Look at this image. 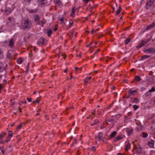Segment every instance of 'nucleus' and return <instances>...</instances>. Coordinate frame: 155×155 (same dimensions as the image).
<instances>
[{
    "mask_svg": "<svg viewBox=\"0 0 155 155\" xmlns=\"http://www.w3.org/2000/svg\"><path fill=\"white\" fill-rule=\"evenodd\" d=\"M32 26V22L28 18H24L21 21V29L24 30L30 29Z\"/></svg>",
    "mask_w": 155,
    "mask_h": 155,
    "instance_id": "1",
    "label": "nucleus"
},
{
    "mask_svg": "<svg viewBox=\"0 0 155 155\" xmlns=\"http://www.w3.org/2000/svg\"><path fill=\"white\" fill-rule=\"evenodd\" d=\"M143 52L147 54H153L155 53V48H150L143 50Z\"/></svg>",
    "mask_w": 155,
    "mask_h": 155,
    "instance_id": "2",
    "label": "nucleus"
},
{
    "mask_svg": "<svg viewBox=\"0 0 155 155\" xmlns=\"http://www.w3.org/2000/svg\"><path fill=\"white\" fill-rule=\"evenodd\" d=\"M155 0H150L148 1L146 5L145 8L147 10L149 9L153 5Z\"/></svg>",
    "mask_w": 155,
    "mask_h": 155,
    "instance_id": "3",
    "label": "nucleus"
},
{
    "mask_svg": "<svg viewBox=\"0 0 155 155\" xmlns=\"http://www.w3.org/2000/svg\"><path fill=\"white\" fill-rule=\"evenodd\" d=\"M15 56L14 52L12 50H9L8 51L7 55V58L10 60L13 58Z\"/></svg>",
    "mask_w": 155,
    "mask_h": 155,
    "instance_id": "4",
    "label": "nucleus"
},
{
    "mask_svg": "<svg viewBox=\"0 0 155 155\" xmlns=\"http://www.w3.org/2000/svg\"><path fill=\"white\" fill-rule=\"evenodd\" d=\"M47 41L44 38H40L38 41V44L40 45L41 44L42 45H44L46 43Z\"/></svg>",
    "mask_w": 155,
    "mask_h": 155,
    "instance_id": "5",
    "label": "nucleus"
},
{
    "mask_svg": "<svg viewBox=\"0 0 155 155\" xmlns=\"http://www.w3.org/2000/svg\"><path fill=\"white\" fill-rule=\"evenodd\" d=\"M103 135V134L101 132H99L97 136L95 137V140L97 141H100L102 139Z\"/></svg>",
    "mask_w": 155,
    "mask_h": 155,
    "instance_id": "6",
    "label": "nucleus"
},
{
    "mask_svg": "<svg viewBox=\"0 0 155 155\" xmlns=\"http://www.w3.org/2000/svg\"><path fill=\"white\" fill-rule=\"evenodd\" d=\"M108 122L111 123L112 124V125L113 126L114 124L115 121L113 118L111 119H106L105 120V122L107 124H108Z\"/></svg>",
    "mask_w": 155,
    "mask_h": 155,
    "instance_id": "7",
    "label": "nucleus"
},
{
    "mask_svg": "<svg viewBox=\"0 0 155 155\" xmlns=\"http://www.w3.org/2000/svg\"><path fill=\"white\" fill-rule=\"evenodd\" d=\"M15 43V40L14 39H11L9 41V47L12 48L14 46V44Z\"/></svg>",
    "mask_w": 155,
    "mask_h": 155,
    "instance_id": "8",
    "label": "nucleus"
},
{
    "mask_svg": "<svg viewBox=\"0 0 155 155\" xmlns=\"http://www.w3.org/2000/svg\"><path fill=\"white\" fill-rule=\"evenodd\" d=\"M124 137V136L122 135H119L114 139V141H117L120 140Z\"/></svg>",
    "mask_w": 155,
    "mask_h": 155,
    "instance_id": "9",
    "label": "nucleus"
},
{
    "mask_svg": "<svg viewBox=\"0 0 155 155\" xmlns=\"http://www.w3.org/2000/svg\"><path fill=\"white\" fill-rule=\"evenodd\" d=\"M134 148L137 149L136 151L137 153H140L142 152V148H141L139 146L138 147L136 146H134Z\"/></svg>",
    "mask_w": 155,
    "mask_h": 155,
    "instance_id": "10",
    "label": "nucleus"
},
{
    "mask_svg": "<svg viewBox=\"0 0 155 155\" xmlns=\"http://www.w3.org/2000/svg\"><path fill=\"white\" fill-rule=\"evenodd\" d=\"M139 100L137 98H134L131 99V101L133 103L137 104L139 102Z\"/></svg>",
    "mask_w": 155,
    "mask_h": 155,
    "instance_id": "11",
    "label": "nucleus"
},
{
    "mask_svg": "<svg viewBox=\"0 0 155 155\" xmlns=\"http://www.w3.org/2000/svg\"><path fill=\"white\" fill-rule=\"evenodd\" d=\"M154 27H155V23L153 22L152 24L147 26L146 28V30H148Z\"/></svg>",
    "mask_w": 155,
    "mask_h": 155,
    "instance_id": "12",
    "label": "nucleus"
},
{
    "mask_svg": "<svg viewBox=\"0 0 155 155\" xmlns=\"http://www.w3.org/2000/svg\"><path fill=\"white\" fill-rule=\"evenodd\" d=\"M47 3V0H41L40 2V5L42 6L46 5Z\"/></svg>",
    "mask_w": 155,
    "mask_h": 155,
    "instance_id": "13",
    "label": "nucleus"
},
{
    "mask_svg": "<svg viewBox=\"0 0 155 155\" xmlns=\"http://www.w3.org/2000/svg\"><path fill=\"white\" fill-rule=\"evenodd\" d=\"M145 45V43L143 42V40H142L141 42L139 43V45L137 46V48L138 49L142 47Z\"/></svg>",
    "mask_w": 155,
    "mask_h": 155,
    "instance_id": "14",
    "label": "nucleus"
},
{
    "mask_svg": "<svg viewBox=\"0 0 155 155\" xmlns=\"http://www.w3.org/2000/svg\"><path fill=\"white\" fill-rule=\"evenodd\" d=\"M130 148V144L129 143H127L125 145V150L127 151Z\"/></svg>",
    "mask_w": 155,
    "mask_h": 155,
    "instance_id": "15",
    "label": "nucleus"
},
{
    "mask_svg": "<svg viewBox=\"0 0 155 155\" xmlns=\"http://www.w3.org/2000/svg\"><path fill=\"white\" fill-rule=\"evenodd\" d=\"M117 132L115 131H113L110 134V138L109 139L113 137H114L116 134H117Z\"/></svg>",
    "mask_w": 155,
    "mask_h": 155,
    "instance_id": "16",
    "label": "nucleus"
},
{
    "mask_svg": "<svg viewBox=\"0 0 155 155\" xmlns=\"http://www.w3.org/2000/svg\"><path fill=\"white\" fill-rule=\"evenodd\" d=\"M28 11L30 13H34L36 12L37 11V9H28Z\"/></svg>",
    "mask_w": 155,
    "mask_h": 155,
    "instance_id": "17",
    "label": "nucleus"
},
{
    "mask_svg": "<svg viewBox=\"0 0 155 155\" xmlns=\"http://www.w3.org/2000/svg\"><path fill=\"white\" fill-rule=\"evenodd\" d=\"M137 90L132 91L130 90L129 92V94L130 95H134L137 92Z\"/></svg>",
    "mask_w": 155,
    "mask_h": 155,
    "instance_id": "18",
    "label": "nucleus"
},
{
    "mask_svg": "<svg viewBox=\"0 0 155 155\" xmlns=\"http://www.w3.org/2000/svg\"><path fill=\"white\" fill-rule=\"evenodd\" d=\"M126 131L128 135H129L132 133L133 129L129 128L127 129Z\"/></svg>",
    "mask_w": 155,
    "mask_h": 155,
    "instance_id": "19",
    "label": "nucleus"
},
{
    "mask_svg": "<svg viewBox=\"0 0 155 155\" xmlns=\"http://www.w3.org/2000/svg\"><path fill=\"white\" fill-rule=\"evenodd\" d=\"M4 71L5 72V69L3 65L2 64L0 65V72L1 73Z\"/></svg>",
    "mask_w": 155,
    "mask_h": 155,
    "instance_id": "20",
    "label": "nucleus"
},
{
    "mask_svg": "<svg viewBox=\"0 0 155 155\" xmlns=\"http://www.w3.org/2000/svg\"><path fill=\"white\" fill-rule=\"evenodd\" d=\"M58 57L59 58L60 56H61L63 57V58H65L66 57V55H65L64 53L62 52H60L59 53V54H58Z\"/></svg>",
    "mask_w": 155,
    "mask_h": 155,
    "instance_id": "21",
    "label": "nucleus"
},
{
    "mask_svg": "<svg viewBox=\"0 0 155 155\" xmlns=\"http://www.w3.org/2000/svg\"><path fill=\"white\" fill-rule=\"evenodd\" d=\"M52 33V31L51 29L47 30V33L48 36V37H50Z\"/></svg>",
    "mask_w": 155,
    "mask_h": 155,
    "instance_id": "22",
    "label": "nucleus"
},
{
    "mask_svg": "<svg viewBox=\"0 0 155 155\" xmlns=\"http://www.w3.org/2000/svg\"><path fill=\"white\" fill-rule=\"evenodd\" d=\"M75 12V9L74 7H73L72 8V10L71 11V16L72 17H74V13Z\"/></svg>",
    "mask_w": 155,
    "mask_h": 155,
    "instance_id": "23",
    "label": "nucleus"
},
{
    "mask_svg": "<svg viewBox=\"0 0 155 155\" xmlns=\"http://www.w3.org/2000/svg\"><path fill=\"white\" fill-rule=\"evenodd\" d=\"M148 143V144L150 147H153L154 144V142L153 141L151 140L150 142H149Z\"/></svg>",
    "mask_w": 155,
    "mask_h": 155,
    "instance_id": "24",
    "label": "nucleus"
},
{
    "mask_svg": "<svg viewBox=\"0 0 155 155\" xmlns=\"http://www.w3.org/2000/svg\"><path fill=\"white\" fill-rule=\"evenodd\" d=\"M54 2L58 5H60L61 3L60 0H54Z\"/></svg>",
    "mask_w": 155,
    "mask_h": 155,
    "instance_id": "25",
    "label": "nucleus"
},
{
    "mask_svg": "<svg viewBox=\"0 0 155 155\" xmlns=\"http://www.w3.org/2000/svg\"><path fill=\"white\" fill-rule=\"evenodd\" d=\"M31 0H24V2H25V5H28Z\"/></svg>",
    "mask_w": 155,
    "mask_h": 155,
    "instance_id": "26",
    "label": "nucleus"
},
{
    "mask_svg": "<svg viewBox=\"0 0 155 155\" xmlns=\"http://www.w3.org/2000/svg\"><path fill=\"white\" fill-rule=\"evenodd\" d=\"M6 134V133L4 132H3L0 134V140L2 139L3 137Z\"/></svg>",
    "mask_w": 155,
    "mask_h": 155,
    "instance_id": "27",
    "label": "nucleus"
},
{
    "mask_svg": "<svg viewBox=\"0 0 155 155\" xmlns=\"http://www.w3.org/2000/svg\"><path fill=\"white\" fill-rule=\"evenodd\" d=\"M141 80V78L139 76H136L134 79V81H139Z\"/></svg>",
    "mask_w": 155,
    "mask_h": 155,
    "instance_id": "28",
    "label": "nucleus"
},
{
    "mask_svg": "<svg viewBox=\"0 0 155 155\" xmlns=\"http://www.w3.org/2000/svg\"><path fill=\"white\" fill-rule=\"evenodd\" d=\"M27 123V122H26ZM25 123H22L20 125L18 126L16 128L17 129H20L21 128V127L22 126V125L24 124H25Z\"/></svg>",
    "mask_w": 155,
    "mask_h": 155,
    "instance_id": "29",
    "label": "nucleus"
},
{
    "mask_svg": "<svg viewBox=\"0 0 155 155\" xmlns=\"http://www.w3.org/2000/svg\"><path fill=\"white\" fill-rule=\"evenodd\" d=\"M150 57L149 55H144L141 57L142 60H143L145 59L150 58Z\"/></svg>",
    "mask_w": 155,
    "mask_h": 155,
    "instance_id": "30",
    "label": "nucleus"
},
{
    "mask_svg": "<svg viewBox=\"0 0 155 155\" xmlns=\"http://www.w3.org/2000/svg\"><path fill=\"white\" fill-rule=\"evenodd\" d=\"M121 10V7L120 6L119 8L117 10L116 12V14L117 15H118L120 12Z\"/></svg>",
    "mask_w": 155,
    "mask_h": 155,
    "instance_id": "31",
    "label": "nucleus"
},
{
    "mask_svg": "<svg viewBox=\"0 0 155 155\" xmlns=\"http://www.w3.org/2000/svg\"><path fill=\"white\" fill-rule=\"evenodd\" d=\"M35 18V21H39L40 19V17L38 15H36Z\"/></svg>",
    "mask_w": 155,
    "mask_h": 155,
    "instance_id": "32",
    "label": "nucleus"
},
{
    "mask_svg": "<svg viewBox=\"0 0 155 155\" xmlns=\"http://www.w3.org/2000/svg\"><path fill=\"white\" fill-rule=\"evenodd\" d=\"M150 41V38H149V39H147L146 40H143V43H144L145 44L147 43L149 41Z\"/></svg>",
    "mask_w": 155,
    "mask_h": 155,
    "instance_id": "33",
    "label": "nucleus"
},
{
    "mask_svg": "<svg viewBox=\"0 0 155 155\" xmlns=\"http://www.w3.org/2000/svg\"><path fill=\"white\" fill-rule=\"evenodd\" d=\"M130 40L131 39L130 38H128L125 41V44L126 45L127 44Z\"/></svg>",
    "mask_w": 155,
    "mask_h": 155,
    "instance_id": "34",
    "label": "nucleus"
},
{
    "mask_svg": "<svg viewBox=\"0 0 155 155\" xmlns=\"http://www.w3.org/2000/svg\"><path fill=\"white\" fill-rule=\"evenodd\" d=\"M17 62L19 64H21L23 62L21 58H20L17 60Z\"/></svg>",
    "mask_w": 155,
    "mask_h": 155,
    "instance_id": "35",
    "label": "nucleus"
},
{
    "mask_svg": "<svg viewBox=\"0 0 155 155\" xmlns=\"http://www.w3.org/2000/svg\"><path fill=\"white\" fill-rule=\"evenodd\" d=\"M8 20L9 22H14V19L12 18L9 17L8 18Z\"/></svg>",
    "mask_w": 155,
    "mask_h": 155,
    "instance_id": "36",
    "label": "nucleus"
},
{
    "mask_svg": "<svg viewBox=\"0 0 155 155\" xmlns=\"http://www.w3.org/2000/svg\"><path fill=\"white\" fill-rule=\"evenodd\" d=\"M142 134L143 137V138H146L148 136V134L146 133L143 132L142 133Z\"/></svg>",
    "mask_w": 155,
    "mask_h": 155,
    "instance_id": "37",
    "label": "nucleus"
},
{
    "mask_svg": "<svg viewBox=\"0 0 155 155\" xmlns=\"http://www.w3.org/2000/svg\"><path fill=\"white\" fill-rule=\"evenodd\" d=\"M4 57L2 51L0 49V59H2Z\"/></svg>",
    "mask_w": 155,
    "mask_h": 155,
    "instance_id": "38",
    "label": "nucleus"
},
{
    "mask_svg": "<svg viewBox=\"0 0 155 155\" xmlns=\"http://www.w3.org/2000/svg\"><path fill=\"white\" fill-rule=\"evenodd\" d=\"M13 135V133H12V132L11 131H9V134H8V137H11Z\"/></svg>",
    "mask_w": 155,
    "mask_h": 155,
    "instance_id": "39",
    "label": "nucleus"
},
{
    "mask_svg": "<svg viewBox=\"0 0 155 155\" xmlns=\"http://www.w3.org/2000/svg\"><path fill=\"white\" fill-rule=\"evenodd\" d=\"M154 91H155V88L154 87H153L151 89L149 90L148 91L149 93Z\"/></svg>",
    "mask_w": 155,
    "mask_h": 155,
    "instance_id": "40",
    "label": "nucleus"
},
{
    "mask_svg": "<svg viewBox=\"0 0 155 155\" xmlns=\"http://www.w3.org/2000/svg\"><path fill=\"white\" fill-rule=\"evenodd\" d=\"M37 24L39 25H41L42 27L43 26V25L42 24V21H39L37 23Z\"/></svg>",
    "mask_w": 155,
    "mask_h": 155,
    "instance_id": "41",
    "label": "nucleus"
},
{
    "mask_svg": "<svg viewBox=\"0 0 155 155\" xmlns=\"http://www.w3.org/2000/svg\"><path fill=\"white\" fill-rule=\"evenodd\" d=\"M133 107L135 110H136L138 109L139 107L137 105H134L133 106Z\"/></svg>",
    "mask_w": 155,
    "mask_h": 155,
    "instance_id": "42",
    "label": "nucleus"
},
{
    "mask_svg": "<svg viewBox=\"0 0 155 155\" xmlns=\"http://www.w3.org/2000/svg\"><path fill=\"white\" fill-rule=\"evenodd\" d=\"M99 122V121L98 120H97V119L95 120H94V124L96 125Z\"/></svg>",
    "mask_w": 155,
    "mask_h": 155,
    "instance_id": "43",
    "label": "nucleus"
},
{
    "mask_svg": "<svg viewBox=\"0 0 155 155\" xmlns=\"http://www.w3.org/2000/svg\"><path fill=\"white\" fill-rule=\"evenodd\" d=\"M11 138V137H8L7 138V139L5 140V141L6 142H8V141H9Z\"/></svg>",
    "mask_w": 155,
    "mask_h": 155,
    "instance_id": "44",
    "label": "nucleus"
},
{
    "mask_svg": "<svg viewBox=\"0 0 155 155\" xmlns=\"http://www.w3.org/2000/svg\"><path fill=\"white\" fill-rule=\"evenodd\" d=\"M35 102H36L37 103H39V101L38 100H36L32 102V103H35Z\"/></svg>",
    "mask_w": 155,
    "mask_h": 155,
    "instance_id": "45",
    "label": "nucleus"
},
{
    "mask_svg": "<svg viewBox=\"0 0 155 155\" xmlns=\"http://www.w3.org/2000/svg\"><path fill=\"white\" fill-rule=\"evenodd\" d=\"M95 150H96L95 147L94 146L92 147L91 150L92 151H94Z\"/></svg>",
    "mask_w": 155,
    "mask_h": 155,
    "instance_id": "46",
    "label": "nucleus"
},
{
    "mask_svg": "<svg viewBox=\"0 0 155 155\" xmlns=\"http://www.w3.org/2000/svg\"><path fill=\"white\" fill-rule=\"evenodd\" d=\"M29 63H28L27 64V68H26V70H28L29 69Z\"/></svg>",
    "mask_w": 155,
    "mask_h": 155,
    "instance_id": "47",
    "label": "nucleus"
},
{
    "mask_svg": "<svg viewBox=\"0 0 155 155\" xmlns=\"http://www.w3.org/2000/svg\"><path fill=\"white\" fill-rule=\"evenodd\" d=\"M4 87V86L2 85V84H0V90H1L2 88Z\"/></svg>",
    "mask_w": 155,
    "mask_h": 155,
    "instance_id": "48",
    "label": "nucleus"
},
{
    "mask_svg": "<svg viewBox=\"0 0 155 155\" xmlns=\"http://www.w3.org/2000/svg\"><path fill=\"white\" fill-rule=\"evenodd\" d=\"M3 84H5L6 83L7 81L6 80L4 79L3 81Z\"/></svg>",
    "mask_w": 155,
    "mask_h": 155,
    "instance_id": "49",
    "label": "nucleus"
},
{
    "mask_svg": "<svg viewBox=\"0 0 155 155\" xmlns=\"http://www.w3.org/2000/svg\"><path fill=\"white\" fill-rule=\"evenodd\" d=\"M4 148L3 147H1L0 148L2 152V153L3 154H4V151L3 150Z\"/></svg>",
    "mask_w": 155,
    "mask_h": 155,
    "instance_id": "50",
    "label": "nucleus"
},
{
    "mask_svg": "<svg viewBox=\"0 0 155 155\" xmlns=\"http://www.w3.org/2000/svg\"><path fill=\"white\" fill-rule=\"evenodd\" d=\"M77 140L76 139H75L74 140V142L73 143H74V144H75V143H77Z\"/></svg>",
    "mask_w": 155,
    "mask_h": 155,
    "instance_id": "51",
    "label": "nucleus"
},
{
    "mask_svg": "<svg viewBox=\"0 0 155 155\" xmlns=\"http://www.w3.org/2000/svg\"><path fill=\"white\" fill-rule=\"evenodd\" d=\"M42 21V25H44V24L46 23V21L45 20H44L43 21Z\"/></svg>",
    "mask_w": 155,
    "mask_h": 155,
    "instance_id": "52",
    "label": "nucleus"
},
{
    "mask_svg": "<svg viewBox=\"0 0 155 155\" xmlns=\"http://www.w3.org/2000/svg\"><path fill=\"white\" fill-rule=\"evenodd\" d=\"M91 77H87L86 78V80H89L90 79H91Z\"/></svg>",
    "mask_w": 155,
    "mask_h": 155,
    "instance_id": "53",
    "label": "nucleus"
},
{
    "mask_svg": "<svg viewBox=\"0 0 155 155\" xmlns=\"http://www.w3.org/2000/svg\"><path fill=\"white\" fill-rule=\"evenodd\" d=\"M146 95L147 96H148L150 95V94L149 93H147L146 94Z\"/></svg>",
    "mask_w": 155,
    "mask_h": 155,
    "instance_id": "54",
    "label": "nucleus"
},
{
    "mask_svg": "<svg viewBox=\"0 0 155 155\" xmlns=\"http://www.w3.org/2000/svg\"><path fill=\"white\" fill-rule=\"evenodd\" d=\"M27 100L29 102H31V98H27Z\"/></svg>",
    "mask_w": 155,
    "mask_h": 155,
    "instance_id": "55",
    "label": "nucleus"
},
{
    "mask_svg": "<svg viewBox=\"0 0 155 155\" xmlns=\"http://www.w3.org/2000/svg\"><path fill=\"white\" fill-rule=\"evenodd\" d=\"M60 21L61 22H62L63 20H64V18H61L60 19Z\"/></svg>",
    "mask_w": 155,
    "mask_h": 155,
    "instance_id": "56",
    "label": "nucleus"
},
{
    "mask_svg": "<svg viewBox=\"0 0 155 155\" xmlns=\"http://www.w3.org/2000/svg\"><path fill=\"white\" fill-rule=\"evenodd\" d=\"M94 32H95L94 31V29H93L91 31V34H93Z\"/></svg>",
    "mask_w": 155,
    "mask_h": 155,
    "instance_id": "57",
    "label": "nucleus"
},
{
    "mask_svg": "<svg viewBox=\"0 0 155 155\" xmlns=\"http://www.w3.org/2000/svg\"><path fill=\"white\" fill-rule=\"evenodd\" d=\"M70 32L71 33V34L72 35H73L74 32V31L73 30H72L71 31H70Z\"/></svg>",
    "mask_w": 155,
    "mask_h": 155,
    "instance_id": "58",
    "label": "nucleus"
},
{
    "mask_svg": "<svg viewBox=\"0 0 155 155\" xmlns=\"http://www.w3.org/2000/svg\"><path fill=\"white\" fill-rule=\"evenodd\" d=\"M79 69V68L77 67H75V70L76 71H77L78 69Z\"/></svg>",
    "mask_w": 155,
    "mask_h": 155,
    "instance_id": "59",
    "label": "nucleus"
},
{
    "mask_svg": "<svg viewBox=\"0 0 155 155\" xmlns=\"http://www.w3.org/2000/svg\"><path fill=\"white\" fill-rule=\"evenodd\" d=\"M84 1L86 3H87L88 1H89V0H84Z\"/></svg>",
    "mask_w": 155,
    "mask_h": 155,
    "instance_id": "60",
    "label": "nucleus"
},
{
    "mask_svg": "<svg viewBox=\"0 0 155 155\" xmlns=\"http://www.w3.org/2000/svg\"><path fill=\"white\" fill-rule=\"evenodd\" d=\"M92 43V42H91V43H90V44H89V45H86V46H87V47H88V46H90V45Z\"/></svg>",
    "mask_w": 155,
    "mask_h": 155,
    "instance_id": "61",
    "label": "nucleus"
},
{
    "mask_svg": "<svg viewBox=\"0 0 155 155\" xmlns=\"http://www.w3.org/2000/svg\"><path fill=\"white\" fill-rule=\"evenodd\" d=\"M127 114L128 116H130V115H131V113L130 112H129Z\"/></svg>",
    "mask_w": 155,
    "mask_h": 155,
    "instance_id": "62",
    "label": "nucleus"
},
{
    "mask_svg": "<svg viewBox=\"0 0 155 155\" xmlns=\"http://www.w3.org/2000/svg\"><path fill=\"white\" fill-rule=\"evenodd\" d=\"M77 56H78V57H79L80 58H81V54H79V55H77Z\"/></svg>",
    "mask_w": 155,
    "mask_h": 155,
    "instance_id": "63",
    "label": "nucleus"
},
{
    "mask_svg": "<svg viewBox=\"0 0 155 155\" xmlns=\"http://www.w3.org/2000/svg\"><path fill=\"white\" fill-rule=\"evenodd\" d=\"M71 25H70L69 26H68V27L67 28V29H68L69 28H70L71 27Z\"/></svg>",
    "mask_w": 155,
    "mask_h": 155,
    "instance_id": "64",
    "label": "nucleus"
}]
</instances>
